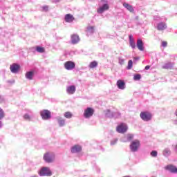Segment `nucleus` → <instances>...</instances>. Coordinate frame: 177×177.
I'll return each instance as SVG.
<instances>
[{
    "label": "nucleus",
    "mask_w": 177,
    "mask_h": 177,
    "mask_svg": "<svg viewBox=\"0 0 177 177\" xmlns=\"http://www.w3.org/2000/svg\"><path fill=\"white\" fill-rule=\"evenodd\" d=\"M116 131L119 133H125V132L128 131V127L125 124V123H122L117 127Z\"/></svg>",
    "instance_id": "nucleus-6"
},
{
    "label": "nucleus",
    "mask_w": 177,
    "mask_h": 177,
    "mask_svg": "<svg viewBox=\"0 0 177 177\" xmlns=\"http://www.w3.org/2000/svg\"><path fill=\"white\" fill-rule=\"evenodd\" d=\"M168 154H171V150L169 149H165L163 150V156H168Z\"/></svg>",
    "instance_id": "nucleus-27"
},
{
    "label": "nucleus",
    "mask_w": 177,
    "mask_h": 177,
    "mask_svg": "<svg viewBox=\"0 0 177 177\" xmlns=\"http://www.w3.org/2000/svg\"><path fill=\"white\" fill-rule=\"evenodd\" d=\"M167 45H168V42L162 41V46H163V48H166Z\"/></svg>",
    "instance_id": "nucleus-35"
},
{
    "label": "nucleus",
    "mask_w": 177,
    "mask_h": 177,
    "mask_svg": "<svg viewBox=\"0 0 177 177\" xmlns=\"http://www.w3.org/2000/svg\"><path fill=\"white\" fill-rule=\"evenodd\" d=\"M133 64V62H132V60H129L128 62V66H127V69L128 70H131L132 68V66Z\"/></svg>",
    "instance_id": "nucleus-28"
},
{
    "label": "nucleus",
    "mask_w": 177,
    "mask_h": 177,
    "mask_svg": "<svg viewBox=\"0 0 177 177\" xmlns=\"http://www.w3.org/2000/svg\"><path fill=\"white\" fill-rule=\"evenodd\" d=\"M36 50L39 53H44L45 52V48L41 46H36Z\"/></svg>",
    "instance_id": "nucleus-22"
},
{
    "label": "nucleus",
    "mask_w": 177,
    "mask_h": 177,
    "mask_svg": "<svg viewBox=\"0 0 177 177\" xmlns=\"http://www.w3.org/2000/svg\"><path fill=\"white\" fill-rule=\"evenodd\" d=\"M24 118L25 120H28V121H30V115H29L28 114H25V115H24Z\"/></svg>",
    "instance_id": "nucleus-34"
},
{
    "label": "nucleus",
    "mask_w": 177,
    "mask_h": 177,
    "mask_svg": "<svg viewBox=\"0 0 177 177\" xmlns=\"http://www.w3.org/2000/svg\"><path fill=\"white\" fill-rule=\"evenodd\" d=\"M157 28L159 31H163V30L167 28V24L164 22H160L158 24Z\"/></svg>",
    "instance_id": "nucleus-18"
},
{
    "label": "nucleus",
    "mask_w": 177,
    "mask_h": 177,
    "mask_svg": "<svg viewBox=\"0 0 177 177\" xmlns=\"http://www.w3.org/2000/svg\"><path fill=\"white\" fill-rule=\"evenodd\" d=\"M71 38V42L73 44H78V42H80V36H78L77 35H75V34L72 35Z\"/></svg>",
    "instance_id": "nucleus-13"
},
{
    "label": "nucleus",
    "mask_w": 177,
    "mask_h": 177,
    "mask_svg": "<svg viewBox=\"0 0 177 177\" xmlns=\"http://www.w3.org/2000/svg\"><path fill=\"white\" fill-rule=\"evenodd\" d=\"M109 4L107 3H105L104 4L102 7H100L97 10V12L98 13H103V12H105V10H109Z\"/></svg>",
    "instance_id": "nucleus-12"
},
{
    "label": "nucleus",
    "mask_w": 177,
    "mask_h": 177,
    "mask_svg": "<svg viewBox=\"0 0 177 177\" xmlns=\"http://www.w3.org/2000/svg\"><path fill=\"white\" fill-rule=\"evenodd\" d=\"M64 68L66 70H73V68H75V63L71 61H68L65 62Z\"/></svg>",
    "instance_id": "nucleus-8"
},
{
    "label": "nucleus",
    "mask_w": 177,
    "mask_h": 177,
    "mask_svg": "<svg viewBox=\"0 0 177 177\" xmlns=\"http://www.w3.org/2000/svg\"><path fill=\"white\" fill-rule=\"evenodd\" d=\"M66 92L69 95H74V93H75V86H69L66 88Z\"/></svg>",
    "instance_id": "nucleus-17"
},
{
    "label": "nucleus",
    "mask_w": 177,
    "mask_h": 177,
    "mask_svg": "<svg viewBox=\"0 0 177 177\" xmlns=\"http://www.w3.org/2000/svg\"><path fill=\"white\" fill-rule=\"evenodd\" d=\"M95 67H97V62L96 61H93L89 64V68H95Z\"/></svg>",
    "instance_id": "nucleus-23"
},
{
    "label": "nucleus",
    "mask_w": 177,
    "mask_h": 177,
    "mask_svg": "<svg viewBox=\"0 0 177 177\" xmlns=\"http://www.w3.org/2000/svg\"><path fill=\"white\" fill-rule=\"evenodd\" d=\"M95 114V109L91 107H88L84 110V116L85 118H91Z\"/></svg>",
    "instance_id": "nucleus-3"
},
{
    "label": "nucleus",
    "mask_w": 177,
    "mask_h": 177,
    "mask_svg": "<svg viewBox=\"0 0 177 177\" xmlns=\"http://www.w3.org/2000/svg\"><path fill=\"white\" fill-rule=\"evenodd\" d=\"M40 176H52V171L48 167H42L39 171Z\"/></svg>",
    "instance_id": "nucleus-1"
},
{
    "label": "nucleus",
    "mask_w": 177,
    "mask_h": 177,
    "mask_svg": "<svg viewBox=\"0 0 177 177\" xmlns=\"http://www.w3.org/2000/svg\"><path fill=\"white\" fill-rule=\"evenodd\" d=\"M140 117L142 118V120H143V121H150V120H151L152 115L150 112L144 111L140 113Z\"/></svg>",
    "instance_id": "nucleus-4"
},
{
    "label": "nucleus",
    "mask_w": 177,
    "mask_h": 177,
    "mask_svg": "<svg viewBox=\"0 0 177 177\" xmlns=\"http://www.w3.org/2000/svg\"><path fill=\"white\" fill-rule=\"evenodd\" d=\"M58 124H59L60 127L64 126V120L62 118H57Z\"/></svg>",
    "instance_id": "nucleus-24"
},
{
    "label": "nucleus",
    "mask_w": 177,
    "mask_h": 177,
    "mask_svg": "<svg viewBox=\"0 0 177 177\" xmlns=\"http://www.w3.org/2000/svg\"><path fill=\"white\" fill-rule=\"evenodd\" d=\"M65 21L66 23H71L74 21V17L71 14H67L65 15Z\"/></svg>",
    "instance_id": "nucleus-16"
},
{
    "label": "nucleus",
    "mask_w": 177,
    "mask_h": 177,
    "mask_svg": "<svg viewBox=\"0 0 177 177\" xmlns=\"http://www.w3.org/2000/svg\"><path fill=\"white\" fill-rule=\"evenodd\" d=\"M172 67V64L171 63H167V64H165L163 66H162V68H165L166 70H168L169 68H171Z\"/></svg>",
    "instance_id": "nucleus-25"
},
{
    "label": "nucleus",
    "mask_w": 177,
    "mask_h": 177,
    "mask_svg": "<svg viewBox=\"0 0 177 177\" xmlns=\"http://www.w3.org/2000/svg\"><path fill=\"white\" fill-rule=\"evenodd\" d=\"M5 117V113L3 112V110L0 108V120H2Z\"/></svg>",
    "instance_id": "nucleus-30"
},
{
    "label": "nucleus",
    "mask_w": 177,
    "mask_h": 177,
    "mask_svg": "<svg viewBox=\"0 0 177 177\" xmlns=\"http://www.w3.org/2000/svg\"><path fill=\"white\" fill-rule=\"evenodd\" d=\"M122 62H124V59H122Z\"/></svg>",
    "instance_id": "nucleus-39"
},
{
    "label": "nucleus",
    "mask_w": 177,
    "mask_h": 177,
    "mask_svg": "<svg viewBox=\"0 0 177 177\" xmlns=\"http://www.w3.org/2000/svg\"><path fill=\"white\" fill-rule=\"evenodd\" d=\"M73 117V114L71 113V112H66L64 114V118H71Z\"/></svg>",
    "instance_id": "nucleus-29"
},
{
    "label": "nucleus",
    "mask_w": 177,
    "mask_h": 177,
    "mask_svg": "<svg viewBox=\"0 0 177 177\" xmlns=\"http://www.w3.org/2000/svg\"><path fill=\"white\" fill-rule=\"evenodd\" d=\"M43 10H44V12H48V6H44L43 7Z\"/></svg>",
    "instance_id": "nucleus-36"
},
{
    "label": "nucleus",
    "mask_w": 177,
    "mask_h": 177,
    "mask_svg": "<svg viewBox=\"0 0 177 177\" xmlns=\"http://www.w3.org/2000/svg\"><path fill=\"white\" fill-rule=\"evenodd\" d=\"M82 151V147L80 145H76L71 147V153H80Z\"/></svg>",
    "instance_id": "nucleus-10"
},
{
    "label": "nucleus",
    "mask_w": 177,
    "mask_h": 177,
    "mask_svg": "<svg viewBox=\"0 0 177 177\" xmlns=\"http://www.w3.org/2000/svg\"><path fill=\"white\" fill-rule=\"evenodd\" d=\"M129 39L130 46L132 48V49H135V48H136V44H135V40L133 39L132 35L129 36Z\"/></svg>",
    "instance_id": "nucleus-14"
},
{
    "label": "nucleus",
    "mask_w": 177,
    "mask_h": 177,
    "mask_svg": "<svg viewBox=\"0 0 177 177\" xmlns=\"http://www.w3.org/2000/svg\"><path fill=\"white\" fill-rule=\"evenodd\" d=\"M10 70L11 73H17L20 70V66L17 64H13L10 66Z\"/></svg>",
    "instance_id": "nucleus-11"
},
{
    "label": "nucleus",
    "mask_w": 177,
    "mask_h": 177,
    "mask_svg": "<svg viewBox=\"0 0 177 177\" xmlns=\"http://www.w3.org/2000/svg\"><path fill=\"white\" fill-rule=\"evenodd\" d=\"M1 127H2V124H1V122H0V128H1Z\"/></svg>",
    "instance_id": "nucleus-38"
},
{
    "label": "nucleus",
    "mask_w": 177,
    "mask_h": 177,
    "mask_svg": "<svg viewBox=\"0 0 177 177\" xmlns=\"http://www.w3.org/2000/svg\"><path fill=\"white\" fill-rule=\"evenodd\" d=\"M116 84L119 89H125V82L123 80H118Z\"/></svg>",
    "instance_id": "nucleus-15"
},
{
    "label": "nucleus",
    "mask_w": 177,
    "mask_h": 177,
    "mask_svg": "<svg viewBox=\"0 0 177 177\" xmlns=\"http://www.w3.org/2000/svg\"><path fill=\"white\" fill-rule=\"evenodd\" d=\"M165 169L169 171L171 174H177V167L174 165H168L165 167Z\"/></svg>",
    "instance_id": "nucleus-9"
},
{
    "label": "nucleus",
    "mask_w": 177,
    "mask_h": 177,
    "mask_svg": "<svg viewBox=\"0 0 177 177\" xmlns=\"http://www.w3.org/2000/svg\"><path fill=\"white\" fill-rule=\"evenodd\" d=\"M34 77V72L33 71H29L26 73V77L28 80H32V77Z\"/></svg>",
    "instance_id": "nucleus-21"
},
{
    "label": "nucleus",
    "mask_w": 177,
    "mask_h": 177,
    "mask_svg": "<svg viewBox=\"0 0 177 177\" xmlns=\"http://www.w3.org/2000/svg\"><path fill=\"white\" fill-rule=\"evenodd\" d=\"M44 160L48 163L53 162L55 161V155L53 153L47 152L44 156Z\"/></svg>",
    "instance_id": "nucleus-2"
},
{
    "label": "nucleus",
    "mask_w": 177,
    "mask_h": 177,
    "mask_svg": "<svg viewBox=\"0 0 177 177\" xmlns=\"http://www.w3.org/2000/svg\"><path fill=\"white\" fill-rule=\"evenodd\" d=\"M94 30H95V27L93 26H88L87 28V31H89V32H93Z\"/></svg>",
    "instance_id": "nucleus-31"
},
{
    "label": "nucleus",
    "mask_w": 177,
    "mask_h": 177,
    "mask_svg": "<svg viewBox=\"0 0 177 177\" xmlns=\"http://www.w3.org/2000/svg\"><path fill=\"white\" fill-rule=\"evenodd\" d=\"M40 115L43 120H49L52 117L50 112L48 109H44L40 112Z\"/></svg>",
    "instance_id": "nucleus-5"
},
{
    "label": "nucleus",
    "mask_w": 177,
    "mask_h": 177,
    "mask_svg": "<svg viewBox=\"0 0 177 177\" xmlns=\"http://www.w3.org/2000/svg\"><path fill=\"white\" fill-rule=\"evenodd\" d=\"M133 139V135L128 134L127 135V140H132Z\"/></svg>",
    "instance_id": "nucleus-33"
},
{
    "label": "nucleus",
    "mask_w": 177,
    "mask_h": 177,
    "mask_svg": "<svg viewBox=\"0 0 177 177\" xmlns=\"http://www.w3.org/2000/svg\"><path fill=\"white\" fill-rule=\"evenodd\" d=\"M137 48L139 50L143 51L144 48H143V41L142 39H138L137 41Z\"/></svg>",
    "instance_id": "nucleus-20"
},
{
    "label": "nucleus",
    "mask_w": 177,
    "mask_h": 177,
    "mask_svg": "<svg viewBox=\"0 0 177 177\" xmlns=\"http://www.w3.org/2000/svg\"><path fill=\"white\" fill-rule=\"evenodd\" d=\"M139 146H140V142H139V140H136L131 142V145H130V149L131 151H138Z\"/></svg>",
    "instance_id": "nucleus-7"
},
{
    "label": "nucleus",
    "mask_w": 177,
    "mask_h": 177,
    "mask_svg": "<svg viewBox=\"0 0 177 177\" xmlns=\"http://www.w3.org/2000/svg\"><path fill=\"white\" fill-rule=\"evenodd\" d=\"M150 69V66H145V70H149Z\"/></svg>",
    "instance_id": "nucleus-37"
},
{
    "label": "nucleus",
    "mask_w": 177,
    "mask_h": 177,
    "mask_svg": "<svg viewBox=\"0 0 177 177\" xmlns=\"http://www.w3.org/2000/svg\"><path fill=\"white\" fill-rule=\"evenodd\" d=\"M123 6L129 10V12H131V13H133L135 12V10L133 9V7L131 5H129L127 3H124Z\"/></svg>",
    "instance_id": "nucleus-19"
},
{
    "label": "nucleus",
    "mask_w": 177,
    "mask_h": 177,
    "mask_svg": "<svg viewBox=\"0 0 177 177\" xmlns=\"http://www.w3.org/2000/svg\"><path fill=\"white\" fill-rule=\"evenodd\" d=\"M142 78V75L140 74H136L134 75L133 80L135 81H139Z\"/></svg>",
    "instance_id": "nucleus-26"
},
{
    "label": "nucleus",
    "mask_w": 177,
    "mask_h": 177,
    "mask_svg": "<svg viewBox=\"0 0 177 177\" xmlns=\"http://www.w3.org/2000/svg\"><path fill=\"white\" fill-rule=\"evenodd\" d=\"M157 154H158L157 151H152L151 152V157H157Z\"/></svg>",
    "instance_id": "nucleus-32"
}]
</instances>
